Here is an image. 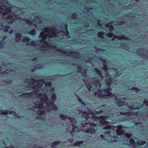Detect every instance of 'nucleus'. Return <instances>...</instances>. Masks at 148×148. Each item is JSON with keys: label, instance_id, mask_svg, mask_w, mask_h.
Instances as JSON below:
<instances>
[{"label": "nucleus", "instance_id": "obj_49", "mask_svg": "<svg viewBox=\"0 0 148 148\" xmlns=\"http://www.w3.org/2000/svg\"><path fill=\"white\" fill-rule=\"evenodd\" d=\"M113 35V34L112 33H110L107 34V36L109 37H112Z\"/></svg>", "mask_w": 148, "mask_h": 148}, {"label": "nucleus", "instance_id": "obj_63", "mask_svg": "<svg viewBox=\"0 0 148 148\" xmlns=\"http://www.w3.org/2000/svg\"><path fill=\"white\" fill-rule=\"evenodd\" d=\"M117 71V70H115V72L116 73V74H115L114 75H115L116 76H117L119 75V73H117L118 71Z\"/></svg>", "mask_w": 148, "mask_h": 148}, {"label": "nucleus", "instance_id": "obj_4", "mask_svg": "<svg viewBox=\"0 0 148 148\" xmlns=\"http://www.w3.org/2000/svg\"><path fill=\"white\" fill-rule=\"evenodd\" d=\"M31 18L30 20H33V22L32 21L27 19L25 20V21L26 23L29 26H33V27H36L37 24H40L42 23V21L41 19L39 18L38 17L36 16V15L35 16L34 15H32Z\"/></svg>", "mask_w": 148, "mask_h": 148}, {"label": "nucleus", "instance_id": "obj_22", "mask_svg": "<svg viewBox=\"0 0 148 148\" xmlns=\"http://www.w3.org/2000/svg\"><path fill=\"white\" fill-rule=\"evenodd\" d=\"M106 27L108 28L110 31H111L112 30L114 29L113 26H112L111 24L106 25Z\"/></svg>", "mask_w": 148, "mask_h": 148}, {"label": "nucleus", "instance_id": "obj_20", "mask_svg": "<svg viewBox=\"0 0 148 148\" xmlns=\"http://www.w3.org/2000/svg\"><path fill=\"white\" fill-rule=\"evenodd\" d=\"M113 38H114V39L117 38V39H119V40H121L122 39H127L126 38V37H125L124 36H122L121 37L120 36H117L116 35H114V36Z\"/></svg>", "mask_w": 148, "mask_h": 148}, {"label": "nucleus", "instance_id": "obj_56", "mask_svg": "<svg viewBox=\"0 0 148 148\" xmlns=\"http://www.w3.org/2000/svg\"><path fill=\"white\" fill-rule=\"evenodd\" d=\"M84 117L85 119H88L89 118V116L88 115H84Z\"/></svg>", "mask_w": 148, "mask_h": 148}, {"label": "nucleus", "instance_id": "obj_26", "mask_svg": "<svg viewBox=\"0 0 148 148\" xmlns=\"http://www.w3.org/2000/svg\"><path fill=\"white\" fill-rule=\"evenodd\" d=\"M127 90L130 89L131 90H133L134 91H135V92H137V91H140V90L139 89L137 88H134V87L131 88H130V87L127 88Z\"/></svg>", "mask_w": 148, "mask_h": 148}, {"label": "nucleus", "instance_id": "obj_16", "mask_svg": "<svg viewBox=\"0 0 148 148\" xmlns=\"http://www.w3.org/2000/svg\"><path fill=\"white\" fill-rule=\"evenodd\" d=\"M78 71L79 72H81L83 75L85 77H86V70H85L82 69L80 67H78Z\"/></svg>", "mask_w": 148, "mask_h": 148}, {"label": "nucleus", "instance_id": "obj_9", "mask_svg": "<svg viewBox=\"0 0 148 148\" xmlns=\"http://www.w3.org/2000/svg\"><path fill=\"white\" fill-rule=\"evenodd\" d=\"M100 119V123L102 125H107L109 123V122L107 121L106 118L105 116H101L99 117Z\"/></svg>", "mask_w": 148, "mask_h": 148}, {"label": "nucleus", "instance_id": "obj_40", "mask_svg": "<svg viewBox=\"0 0 148 148\" xmlns=\"http://www.w3.org/2000/svg\"><path fill=\"white\" fill-rule=\"evenodd\" d=\"M90 11V9L88 8H86L84 9V11L85 13H87Z\"/></svg>", "mask_w": 148, "mask_h": 148}, {"label": "nucleus", "instance_id": "obj_41", "mask_svg": "<svg viewBox=\"0 0 148 148\" xmlns=\"http://www.w3.org/2000/svg\"><path fill=\"white\" fill-rule=\"evenodd\" d=\"M88 124V123L82 122L81 123V125L83 127H85Z\"/></svg>", "mask_w": 148, "mask_h": 148}, {"label": "nucleus", "instance_id": "obj_32", "mask_svg": "<svg viewBox=\"0 0 148 148\" xmlns=\"http://www.w3.org/2000/svg\"><path fill=\"white\" fill-rule=\"evenodd\" d=\"M104 33L103 32H99L98 34V36L99 37L103 38V34Z\"/></svg>", "mask_w": 148, "mask_h": 148}, {"label": "nucleus", "instance_id": "obj_18", "mask_svg": "<svg viewBox=\"0 0 148 148\" xmlns=\"http://www.w3.org/2000/svg\"><path fill=\"white\" fill-rule=\"evenodd\" d=\"M85 84L86 86V87L87 88L88 90H89V92H90V90L91 89H94V88L92 89V87L91 86V84H90L88 82H85Z\"/></svg>", "mask_w": 148, "mask_h": 148}, {"label": "nucleus", "instance_id": "obj_6", "mask_svg": "<svg viewBox=\"0 0 148 148\" xmlns=\"http://www.w3.org/2000/svg\"><path fill=\"white\" fill-rule=\"evenodd\" d=\"M137 53L138 55L142 58H148V51L145 49H137Z\"/></svg>", "mask_w": 148, "mask_h": 148}, {"label": "nucleus", "instance_id": "obj_5", "mask_svg": "<svg viewBox=\"0 0 148 148\" xmlns=\"http://www.w3.org/2000/svg\"><path fill=\"white\" fill-rule=\"evenodd\" d=\"M110 75L107 73L106 74V81L107 84V88L103 90V91L104 92H111L112 88H111V85L114 82V80L111 79Z\"/></svg>", "mask_w": 148, "mask_h": 148}, {"label": "nucleus", "instance_id": "obj_2", "mask_svg": "<svg viewBox=\"0 0 148 148\" xmlns=\"http://www.w3.org/2000/svg\"><path fill=\"white\" fill-rule=\"evenodd\" d=\"M17 8L12 7L10 4L7 0H2L0 1V16L3 20L5 19L9 23H13L15 19H18L19 18L16 16L17 14H14L16 12Z\"/></svg>", "mask_w": 148, "mask_h": 148}, {"label": "nucleus", "instance_id": "obj_62", "mask_svg": "<svg viewBox=\"0 0 148 148\" xmlns=\"http://www.w3.org/2000/svg\"><path fill=\"white\" fill-rule=\"evenodd\" d=\"M2 42H1L0 44V48L3 47V45L2 44Z\"/></svg>", "mask_w": 148, "mask_h": 148}, {"label": "nucleus", "instance_id": "obj_59", "mask_svg": "<svg viewBox=\"0 0 148 148\" xmlns=\"http://www.w3.org/2000/svg\"><path fill=\"white\" fill-rule=\"evenodd\" d=\"M75 131V129L74 128H72V130L70 132V133L71 134L74 132Z\"/></svg>", "mask_w": 148, "mask_h": 148}, {"label": "nucleus", "instance_id": "obj_39", "mask_svg": "<svg viewBox=\"0 0 148 148\" xmlns=\"http://www.w3.org/2000/svg\"><path fill=\"white\" fill-rule=\"evenodd\" d=\"M60 143V142L59 141H55L52 143V144H53L54 145H57Z\"/></svg>", "mask_w": 148, "mask_h": 148}, {"label": "nucleus", "instance_id": "obj_30", "mask_svg": "<svg viewBox=\"0 0 148 148\" xmlns=\"http://www.w3.org/2000/svg\"><path fill=\"white\" fill-rule=\"evenodd\" d=\"M120 47L121 48H124L125 49H128L127 46H126V45L124 43L121 44L120 45Z\"/></svg>", "mask_w": 148, "mask_h": 148}, {"label": "nucleus", "instance_id": "obj_7", "mask_svg": "<svg viewBox=\"0 0 148 148\" xmlns=\"http://www.w3.org/2000/svg\"><path fill=\"white\" fill-rule=\"evenodd\" d=\"M10 114H12L14 117L16 118H18L19 119L21 118V116L18 115L15 111H10L9 110H6L3 111V110H0V114L3 115H6L9 113Z\"/></svg>", "mask_w": 148, "mask_h": 148}, {"label": "nucleus", "instance_id": "obj_46", "mask_svg": "<svg viewBox=\"0 0 148 148\" xmlns=\"http://www.w3.org/2000/svg\"><path fill=\"white\" fill-rule=\"evenodd\" d=\"M123 126L122 125H119L117 127V130H121L123 129Z\"/></svg>", "mask_w": 148, "mask_h": 148}, {"label": "nucleus", "instance_id": "obj_38", "mask_svg": "<svg viewBox=\"0 0 148 148\" xmlns=\"http://www.w3.org/2000/svg\"><path fill=\"white\" fill-rule=\"evenodd\" d=\"M10 27V26H6L4 29V31L5 32H7L8 31V29Z\"/></svg>", "mask_w": 148, "mask_h": 148}, {"label": "nucleus", "instance_id": "obj_8", "mask_svg": "<svg viewBox=\"0 0 148 148\" xmlns=\"http://www.w3.org/2000/svg\"><path fill=\"white\" fill-rule=\"evenodd\" d=\"M92 84L95 87V88L99 90V92H101V91H100L101 89V84L100 83L98 79L97 78L93 79L92 80Z\"/></svg>", "mask_w": 148, "mask_h": 148}, {"label": "nucleus", "instance_id": "obj_54", "mask_svg": "<svg viewBox=\"0 0 148 148\" xmlns=\"http://www.w3.org/2000/svg\"><path fill=\"white\" fill-rule=\"evenodd\" d=\"M80 103L82 105L84 106H85L86 105V103L85 102L83 101H82Z\"/></svg>", "mask_w": 148, "mask_h": 148}, {"label": "nucleus", "instance_id": "obj_11", "mask_svg": "<svg viewBox=\"0 0 148 148\" xmlns=\"http://www.w3.org/2000/svg\"><path fill=\"white\" fill-rule=\"evenodd\" d=\"M115 99L117 101V104L119 106H121L125 105V102L121 100V99H119L116 96H115Z\"/></svg>", "mask_w": 148, "mask_h": 148}, {"label": "nucleus", "instance_id": "obj_24", "mask_svg": "<svg viewBox=\"0 0 148 148\" xmlns=\"http://www.w3.org/2000/svg\"><path fill=\"white\" fill-rule=\"evenodd\" d=\"M21 34L19 33H17L16 35V39L15 40L16 41L19 40L21 38Z\"/></svg>", "mask_w": 148, "mask_h": 148}, {"label": "nucleus", "instance_id": "obj_60", "mask_svg": "<svg viewBox=\"0 0 148 148\" xmlns=\"http://www.w3.org/2000/svg\"><path fill=\"white\" fill-rule=\"evenodd\" d=\"M125 112H120V114H121V115H125Z\"/></svg>", "mask_w": 148, "mask_h": 148}, {"label": "nucleus", "instance_id": "obj_28", "mask_svg": "<svg viewBox=\"0 0 148 148\" xmlns=\"http://www.w3.org/2000/svg\"><path fill=\"white\" fill-rule=\"evenodd\" d=\"M26 33H28L30 34L33 36L35 33V31L34 29H33L32 31L26 32Z\"/></svg>", "mask_w": 148, "mask_h": 148}, {"label": "nucleus", "instance_id": "obj_36", "mask_svg": "<svg viewBox=\"0 0 148 148\" xmlns=\"http://www.w3.org/2000/svg\"><path fill=\"white\" fill-rule=\"evenodd\" d=\"M88 124L90 125L95 127L96 126V124L93 122H89L88 123Z\"/></svg>", "mask_w": 148, "mask_h": 148}, {"label": "nucleus", "instance_id": "obj_31", "mask_svg": "<svg viewBox=\"0 0 148 148\" xmlns=\"http://www.w3.org/2000/svg\"><path fill=\"white\" fill-rule=\"evenodd\" d=\"M124 134L126 137L128 138H130L132 136V134L131 133L124 132Z\"/></svg>", "mask_w": 148, "mask_h": 148}, {"label": "nucleus", "instance_id": "obj_10", "mask_svg": "<svg viewBox=\"0 0 148 148\" xmlns=\"http://www.w3.org/2000/svg\"><path fill=\"white\" fill-rule=\"evenodd\" d=\"M98 62H101L103 64V68L105 71L107 72L108 70L107 68V66H106V62L103 60V59L99 58V60H98L97 61Z\"/></svg>", "mask_w": 148, "mask_h": 148}, {"label": "nucleus", "instance_id": "obj_3", "mask_svg": "<svg viewBox=\"0 0 148 148\" xmlns=\"http://www.w3.org/2000/svg\"><path fill=\"white\" fill-rule=\"evenodd\" d=\"M46 79H42L38 80L37 81L33 79H27L25 80V82L28 83L30 86L32 87L33 89L37 90V92L40 91L42 92L44 90H46L47 91L53 92L54 88L51 87V84L50 82L46 83Z\"/></svg>", "mask_w": 148, "mask_h": 148}, {"label": "nucleus", "instance_id": "obj_21", "mask_svg": "<svg viewBox=\"0 0 148 148\" xmlns=\"http://www.w3.org/2000/svg\"><path fill=\"white\" fill-rule=\"evenodd\" d=\"M95 72L97 73L99 76H100L101 77H103V75L101 73V71H99V70L97 68H95Z\"/></svg>", "mask_w": 148, "mask_h": 148}, {"label": "nucleus", "instance_id": "obj_43", "mask_svg": "<svg viewBox=\"0 0 148 148\" xmlns=\"http://www.w3.org/2000/svg\"><path fill=\"white\" fill-rule=\"evenodd\" d=\"M135 141L133 139L131 138L130 139V142L131 144H134L135 143Z\"/></svg>", "mask_w": 148, "mask_h": 148}, {"label": "nucleus", "instance_id": "obj_27", "mask_svg": "<svg viewBox=\"0 0 148 148\" xmlns=\"http://www.w3.org/2000/svg\"><path fill=\"white\" fill-rule=\"evenodd\" d=\"M94 93V95H97V94H98L99 95L101 96V95L102 94H104V95H113L114 93Z\"/></svg>", "mask_w": 148, "mask_h": 148}, {"label": "nucleus", "instance_id": "obj_58", "mask_svg": "<svg viewBox=\"0 0 148 148\" xmlns=\"http://www.w3.org/2000/svg\"><path fill=\"white\" fill-rule=\"evenodd\" d=\"M100 136L101 138H104L105 136L103 134H101Z\"/></svg>", "mask_w": 148, "mask_h": 148}, {"label": "nucleus", "instance_id": "obj_53", "mask_svg": "<svg viewBox=\"0 0 148 148\" xmlns=\"http://www.w3.org/2000/svg\"><path fill=\"white\" fill-rule=\"evenodd\" d=\"M116 133L118 135H119L120 134L121 130H116Z\"/></svg>", "mask_w": 148, "mask_h": 148}, {"label": "nucleus", "instance_id": "obj_19", "mask_svg": "<svg viewBox=\"0 0 148 148\" xmlns=\"http://www.w3.org/2000/svg\"><path fill=\"white\" fill-rule=\"evenodd\" d=\"M145 143L146 142L143 140H141L140 141L138 140L136 142V143L137 144V145H144Z\"/></svg>", "mask_w": 148, "mask_h": 148}, {"label": "nucleus", "instance_id": "obj_61", "mask_svg": "<svg viewBox=\"0 0 148 148\" xmlns=\"http://www.w3.org/2000/svg\"><path fill=\"white\" fill-rule=\"evenodd\" d=\"M126 119V118L125 117H123L122 118V119L121 120V121H125V120Z\"/></svg>", "mask_w": 148, "mask_h": 148}, {"label": "nucleus", "instance_id": "obj_29", "mask_svg": "<svg viewBox=\"0 0 148 148\" xmlns=\"http://www.w3.org/2000/svg\"><path fill=\"white\" fill-rule=\"evenodd\" d=\"M83 141H77L75 143H74L73 145L74 146H79V144L83 143Z\"/></svg>", "mask_w": 148, "mask_h": 148}, {"label": "nucleus", "instance_id": "obj_35", "mask_svg": "<svg viewBox=\"0 0 148 148\" xmlns=\"http://www.w3.org/2000/svg\"><path fill=\"white\" fill-rule=\"evenodd\" d=\"M111 128V126L109 125H108L106 126L103 128V129L104 130H108V129H110Z\"/></svg>", "mask_w": 148, "mask_h": 148}, {"label": "nucleus", "instance_id": "obj_14", "mask_svg": "<svg viewBox=\"0 0 148 148\" xmlns=\"http://www.w3.org/2000/svg\"><path fill=\"white\" fill-rule=\"evenodd\" d=\"M59 117L62 120H65L66 118H67L71 121L72 119L71 117H67L66 115L62 114H60Z\"/></svg>", "mask_w": 148, "mask_h": 148}, {"label": "nucleus", "instance_id": "obj_34", "mask_svg": "<svg viewBox=\"0 0 148 148\" xmlns=\"http://www.w3.org/2000/svg\"><path fill=\"white\" fill-rule=\"evenodd\" d=\"M128 22V20H127V21H125V22H123V21H119L118 22H117V24L119 25H121V24H123V23H126V22Z\"/></svg>", "mask_w": 148, "mask_h": 148}, {"label": "nucleus", "instance_id": "obj_13", "mask_svg": "<svg viewBox=\"0 0 148 148\" xmlns=\"http://www.w3.org/2000/svg\"><path fill=\"white\" fill-rule=\"evenodd\" d=\"M87 113L86 114H91L92 116V117L94 119H97V116H95V113L91 111L90 108H88V107L87 108Z\"/></svg>", "mask_w": 148, "mask_h": 148}, {"label": "nucleus", "instance_id": "obj_1", "mask_svg": "<svg viewBox=\"0 0 148 148\" xmlns=\"http://www.w3.org/2000/svg\"><path fill=\"white\" fill-rule=\"evenodd\" d=\"M65 27L64 32L62 31L60 32L55 27L45 28L39 36L40 41H33L28 42L30 39L27 37L24 38L23 39H22L21 41L23 42L27 43V45L37 46L40 48L42 47L43 49H40V50H43V51H50L52 49L53 50L60 52L66 56H72L73 58H79L80 56L79 53L70 51L62 50L56 46L51 47L50 44L47 42L49 38L58 36L59 35L61 36H60V38L63 37L65 39L69 38V36L67 30V25H65Z\"/></svg>", "mask_w": 148, "mask_h": 148}, {"label": "nucleus", "instance_id": "obj_55", "mask_svg": "<svg viewBox=\"0 0 148 148\" xmlns=\"http://www.w3.org/2000/svg\"><path fill=\"white\" fill-rule=\"evenodd\" d=\"M97 25L99 26H102V24L100 23V22L99 20H97Z\"/></svg>", "mask_w": 148, "mask_h": 148}, {"label": "nucleus", "instance_id": "obj_57", "mask_svg": "<svg viewBox=\"0 0 148 148\" xmlns=\"http://www.w3.org/2000/svg\"><path fill=\"white\" fill-rule=\"evenodd\" d=\"M3 25L2 23L0 24V29H2L3 28Z\"/></svg>", "mask_w": 148, "mask_h": 148}, {"label": "nucleus", "instance_id": "obj_42", "mask_svg": "<svg viewBox=\"0 0 148 148\" xmlns=\"http://www.w3.org/2000/svg\"><path fill=\"white\" fill-rule=\"evenodd\" d=\"M79 114H80L81 113H82L83 114H86L87 113V111H82L81 110H79L78 111Z\"/></svg>", "mask_w": 148, "mask_h": 148}, {"label": "nucleus", "instance_id": "obj_52", "mask_svg": "<svg viewBox=\"0 0 148 148\" xmlns=\"http://www.w3.org/2000/svg\"><path fill=\"white\" fill-rule=\"evenodd\" d=\"M72 17L73 19H75V18H76V14H73L72 15Z\"/></svg>", "mask_w": 148, "mask_h": 148}, {"label": "nucleus", "instance_id": "obj_23", "mask_svg": "<svg viewBox=\"0 0 148 148\" xmlns=\"http://www.w3.org/2000/svg\"><path fill=\"white\" fill-rule=\"evenodd\" d=\"M56 93H53L51 99V101H55L56 99Z\"/></svg>", "mask_w": 148, "mask_h": 148}, {"label": "nucleus", "instance_id": "obj_51", "mask_svg": "<svg viewBox=\"0 0 148 148\" xmlns=\"http://www.w3.org/2000/svg\"><path fill=\"white\" fill-rule=\"evenodd\" d=\"M127 17H132V18H134V16H133V14H132V13H130V14H128L127 15Z\"/></svg>", "mask_w": 148, "mask_h": 148}, {"label": "nucleus", "instance_id": "obj_17", "mask_svg": "<svg viewBox=\"0 0 148 148\" xmlns=\"http://www.w3.org/2000/svg\"><path fill=\"white\" fill-rule=\"evenodd\" d=\"M117 138V137L115 135L111 137L110 139V140L111 142H116L117 141L116 139Z\"/></svg>", "mask_w": 148, "mask_h": 148}, {"label": "nucleus", "instance_id": "obj_25", "mask_svg": "<svg viewBox=\"0 0 148 148\" xmlns=\"http://www.w3.org/2000/svg\"><path fill=\"white\" fill-rule=\"evenodd\" d=\"M40 99L41 101H44L45 102L49 100L47 96L44 97H41Z\"/></svg>", "mask_w": 148, "mask_h": 148}, {"label": "nucleus", "instance_id": "obj_64", "mask_svg": "<svg viewBox=\"0 0 148 148\" xmlns=\"http://www.w3.org/2000/svg\"><path fill=\"white\" fill-rule=\"evenodd\" d=\"M55 145H54L53 144H52V145H51V147L52 148H54L55 147H54V146Z\"/></svg>", "mask_w": 148, "mask_h": 148}, {"label": "nucleus", "instance_id": "obj_50", "mask_svg": "<svg viewBox=\"0 0 148 148\" xmlns=\"http://www.w3.org/2000/svg\"><path fill=\"white\" fill-rule=\"evenodd\" d=\"M76 122L75 121L73 123H72V126L73 127H74V128H76L77 127L75 126V125H76Z\"/></svg>", "mask_w": 148, "mask_h": 148}, {"label": "nucleus", "instance_id": "obj_47", "mask_svg": "<svg viewBox=\"0 0 148 148\" xmlns=\"http://www.w3.org/2000/svg\"><path fill=\"white\" fill-rule=\"evenodd\" d=\"M77 101L81 103V102L82 101V100L81 99V98L79 96H77Z\"/></svg>", "mask_w": 148, "mask_h": 148}, {"label": "nucleus", "instance_id": "obj_33", "mask_svg": "<svg viewBox=\"0 0 148 148\" xmlns=\"http://www.w3.org/2000/svg\"><path fill=\"white\" fill-rule=\"evenodd\" d=\"M12 94H21L22 93H12ZM24 95H28V94H29V95H30L31 94H35L36 95L37 94H38L39 95H40L42 93H22Z\"/></svg>", "mask_w": 148, "mask_h": 148}, {"label": "nucleus", "instance_id": "obj_12", "mask_svg": "<svg viewBox=\"0 0 148 148\" xmlns=\"http://www.w3.org/2000/svg\"><path fill=\"white\" fill-rule=\"evenodd\" d=\"M96 132L95 130L92 127H90L86 129L85 131V133L90 134H94Z\"/></svg>", "mask_w": 148, "mask_h": 148}, {"label": "nucleus", "instance_id": "obj_15", "mask_svg": "<svg viewBox=\"0 0 148 148\" xmlns=\"http://www.w3.org/2000/svg\"><path fill=\"white\" fill-rule=\"evenodd\" d=\"M54 102L55 101H51L49 102L50 106H52L53 109L56 111H57L58 110V108L54 104Z\"/></svg>", "mask_w": 148, "mask_h": 148}, {"label": "nucleus", "instance_id": "obj_48", "mask_svg": "<svg viewBox=\"0 0 148 148\" xmlns=\"http://www.w3.org/2000/svg\"><path fill=\"white\" fill-rule=\"evenodd\" d=\"M43 68V67L42 66H41L40 64H39V65H38V66H36V67L35 69H41L42 68Z\"/></svg>", "mask_w": 148, "mask_h": 148}, {"label": "nucleus", "instance_id": "obj_37", "mask_svg": "<svg viewBox=\"0 0 148 148\" xmlns=\"http://www.w3.org/2000/svg\"><path fill=\"white\" fill-rule=\"evenodd\" d=\"M88 59V60H86L85 59V60H84V61L85 62H90V63H91V64H92L91 63V60H92V58H90V59H88V58H86V59L87 60Z\"/></svg>", "mask_w": 148, "mask_h": 148}, {"label": "nucleus", "instance_id": "obj_44", "mask_svg": "<svg viewBox=\"0 0 148 148\" xmlns=\"http://www.w3.org/2000/svg\"><path fill=\"white\" fill-rule=\"evenodd\" d=\"M125 115H132L133 112H125Z\"/></svg>", "mask_w": 148, "mask_h": 148}, {"label": "nucleus", "instance_id": "obj_45", "mask_svg": "<svg viewBox=\"0 0 148 148\" xmlns=\"http://www.w3.org/2000/svg\"><path fill=\"white\" fill-rule=\"evenodd\" d=\"M39 113V114L40 116H41L42 114H44L45 113V112L44 111L41 110L38 112Z\"/></svg>", "mask_w": 148, "mask_h": 148}]
</instances>
